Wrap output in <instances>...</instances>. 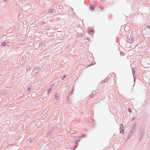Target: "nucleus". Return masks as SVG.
<instances>
[{"label":"nucleus","instance_id":"nucleus-6","mask_svg":"<svg viewBox=\"0 0 150 150\" xmlns=\"http://www.w3.org/2000/svg\"><path fill=\"white\" fill-rule=\"evenodd\" d=\"M54 11V9H52L50 10V12H51Z\"/></svg>","mask_w":150,"mask_h":150},{"label":"nucleus","instance_id":"nucleus-2","mask_svg":"<svg viewBox=\"0 0 150 150\" xmlns=\"http://www.w3.org/2000/svg\"><path fill=\"white\" fill-rule=\"evenodd\" d=\"M88 32V33L90 34H92L94 33V31L93 30H89Z\"/></svg>","mask_w":150,"mask_h":150},{"label":"nucleus","instance_id":"nucleus-1","mask_svg":"<svg viewBox=\"0 0 150 150\" xmlns=\"http://www.w3.org/2000/svg\"><path fill=\"white\" fill-rule=\"evenodd\" d=\"M8 45V43L3 42L1 43V45H2L3 46H7Z\"/></svg>","mask_w":150,"mask_h":150},{"label":"nucleus","instance_id":"nucleus-8","mask_svg":"<svg viewBox=\"0 0 150 150\" xmlns=\"http://www.w3.org/2000/svg\"><path fill=\"white\" fill-rule=\"evenodd\" d=\"M67 75H65V76H64L63 77V78L62 79H64V78H65V77Z\"/></svg>","mask_w":150,"mask_h":150},{"label":"nucleus","instance_id":"nucleus-4","mask_svg":"<svg viewBox=\"0 0 150 150\" xmlns=\"http://www.w3.org/2000/svg\"><path fill=\"white\" fill-rule=\"evenodd\" d=\"M55 99L58 100L59 98V97L57 95H56L55 96Z\"/></svg>","mask_w":150,"mask_h":150},{"label":"nucleus","instance_id":"nucleus-5","mask_svg":"<svg viewBox=\"0 0 150 150\" xmlns=\"http://www.w3.org/2000/svg\"><path fill=\"white\" fill-rule=\"evenodd\" d=\"M31 88L30 87H29L27 90L28 91H30L31 90Z\"/></svg>","mask_w":150,"mask_h":150},{"label":"nucleus","instance_id":"nucleus-3","mask_svg":"<svg viewBox=\"0 0 150 150\" xmlns=\"http://www.w3.org/2000/svg\"><path fill=\"white\" fill-rule=\"evenodd\" d=\"M95 6H90V8L92 10H93L94 9V8L95 7Z\"/></svg>","mask_w":150,"mask_h":150},{"label":"nucleus","instance_id":"nucleus-7","mask_svg":"<svg viewBox=\"0 0 150 150\" xmlns=\"http://www.w3.org/2000/svg\"><path fill=\"white\" fill-rule=\"evenodd\" d=\"M132 38H131L129 39V40L130 41L132 42Z\"/></svg>","mask_w":150,"mask_h":150}]
</instances>
